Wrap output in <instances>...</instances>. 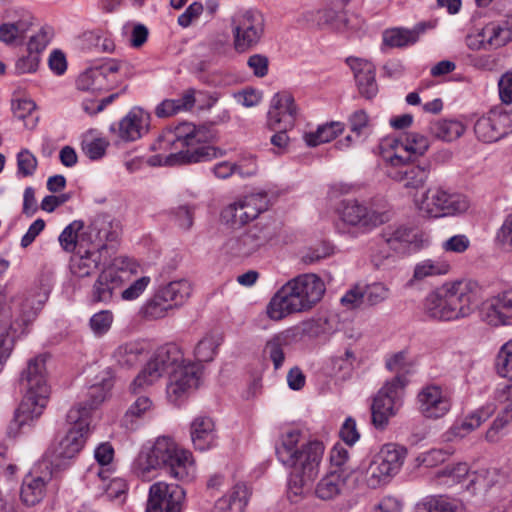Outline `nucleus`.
<instances>
[{
	"label": "nucleus",
	"mask_w": 512,
	"mask_h": 512,
	"mask_svg": "<svg viewBox=\"0 0 512 512\" xmlns=\"http://www.w3.org/2000/svg\"><path fill=\"white\" fill-rule=\"evenodd\" d=\"M496 242L507 251H512V214L508 215L496 234Z\"/></svg>",
	"instance_id": "nucleus-61"
},
{
	"label": "nucleus",
	"mask_w": 512,
	"mask_h": 512,
	"mask_svg": "<svg viewBox=\"0 0 512 512\" xmlns=\"http://www.w3.org/2000/svg\"><path fill=\"white\" fill-rule=\"evenodd\" d=\"M23 399L8 426V434L17 436L26 426L30 427L43 413L50 394L47 383L46 356L30 359L19 378Z\"/></svg>",
	"instance_id": "nucleus-2"
},
{
	"label": "nucleus",
	"mask_w": 512,
	"mask_h": 512,
	"mask_svg": "<svg viewBox=\"0 0 512 512\" xmlns=\"http://www.w3.org/2000/svg\"><path fill=\"white\" fill-rule=\"evenodd\" d=\"M167 298L157 291L142 308L143 316L149 320H157L165 317L170 310H173Z\"/></svg>",
	"instance_id": "nucleus-42"
},
{
	"label": "nucleus",
	"mask_w": 512,
	"mask_h": 512,
	"mask_svg": "<svg viewBox=\"0 0 512 512\" xmlns=\"http://www.w3.org/2000/svg\"><path fill=\"white\" fill-rule=\"evenodd\" d=\"M156 469L165 470L179 481H190L195 473L192 454L180 449L173 439L166 436L158 437L153 446L142 450L134 462V471L142 478Z\"/></svg>",
	"instance_id": "nucleus-3"
},
{
	"label": "nucleus",
	"mask_w": 512,
	"mask_h": 512,
	"mask_svg": "<svg viewBox=\"0 0 512 512\" xmlns=\"http://www.w3.org/2000/svg\"><path fill=\"white\" fill-rule=\"evenodd\" d=\"M431 172V164L424 162L423 164L411 165L406 164L390 168L387 175L394 181L400 182L406 189L418 190L426 184Z\"/></svg>",
	"instance_id": "nucleus-21"
},
{
	"label": "nucleus",
	"mask_w": 512,
	"mask_h": 512,
	"mask_svg": "<svg viewBox=\"0 0 512 512\" xmlns=\"http://www.w3.org/2000/svg\"><path fill=\"white\" fill-rule=\"evenodd\" d=\"M322 19L336 30H343L349 27V20L345 11H336L332 8H327L322 12Z\"/></svg>",
	"instance_id": "nucleus-59"
},
{
	"label": "nucleus",
	"mask_w": 512,
	"mask_h": 512,
	"mask_svg": "<svg viewBox=\"0 0 512 512\" xmlns=\"http://www.w3.org/2000/svg\"><path fill=\"white\" fill-rule=\"evenodd\" d=\"M469 200L461 193L442 187L429 188L422 196L418 208L430 218H440L461 214L469 208Z\"/></svg>",
	"instance_id": "nucleus-8"
},
{
	"label": "nucleus",
	"mask_w": 512,
	"mask_h": 512,
	"mask_svg": "<svg viewBox=\"0 0 512 512\" xmlns=\"http://www.w3.org/2000/svg\"><path fill=\"white\" fill-rule=\"evenodd\" d=\"M37 164L36 157L28 149H23L17 154L18 173L23 177L32 176Z\"/></svg>",
	"instance_id": "nucleus-55"
},
{
	"label": "nucleus",
	"mask_w": 512,
	"mask_h": 512,
	"mask_svg": "<svg viewBox=\"0 0 512 512\" xmlns=\"http://www.w3.org/2000/svg\"><path fill=\"white\" fill-rule=\"evenodd\" d=\"M480 316L491 326L512 325V291H505L482 302Z\"/></svg>",
	"instance_id": "nucleus-19"
},
{
	"label": "nucleus",
	"mask_w": 512,
	"mask_h": 512,
	"mask_svg": "<svg viewBox=\"0 0 512 512\" xmlns=\"http://www.w3.org/2000/svg\"><path fill=\"white\" fill-rule=\"evenodd\" d=\"M478 37L486 38L487 45L494 49L504 47L512 41V36L501 22L487 25L478 33Z\"/></svg>",
	"instance_id": "nucleus-41"
},
{
	"label": "nucleus",
	"mask_w": 512,
	"mask_h": 512,
	"mask_svg": "<svg viewBox=\"0 0 512 512\" xmlns=\"http://www.w3.org/2000/svg\"><path fill=\"white\" fill-rule=\"evenodd\" d=\"M113 315L108 310L100 311L94 314L90 319V327L94 334L101 336L105 334L111 327Z\"/></svg>",
	"instance_id": "nucleus-56"
},
{
	"label": "nucleus",
	"mask_w": 512,
	"mask_h": 512,
	"mask_svg": "<svg viewBox=\"0 0 512 512\" xmlns=\"http://www.w3.org/2000/svg\"><path fill=\"white\" fill-rule=\"evenodd\" d=\"M87 235L95 250L106 244L108 248L104 252L115 253L119 236L118 225L113 224L108 216L97 215L88 226Z\"/></svg>",
	"instance_id": "nucleus-20"
},
{
	"label": "nucleus",
	"mask_w": 512,
	"mask_h": 512,
	"mask_svg": "<svg viewBox=\"0 0 512 512\" xmlns=\"http://www.w3.org/2000/svg\"><path fill=\"white\" fill-rule=\"evenodd\" d=\"M143 347L136 342H129L120 345L113 353L115 361L124 368H131L140 361L143 354Z\"/></svg>",
	"instance_id": "nucleus-37"
},
{
	"label": "nucleus",
	"mask_w": 512,
	"mask_h": 512,
	"mask_svg": "<svg viewBox=\"0 0 512 512\" xmlns=\"http://www.w3.org/2000/svg\"><path fill=\"white\" fill-rule=\"evenodd\" d=\"M213 172L215 176L220 179H226L235 173L239 174L241 177H249L256 174L257 168L253 165L248 169H244L243 165L223 161L214 166Z\"/></svg>",
	"instance_id": "nucleus-48"
},
{
	"label": "nucleus",
	"mask_w": 512,
	"mask_h": 512,
	"mask_svg": "<svg viewBox=\"0 0 512 512\" xmlns=\"http://www.w3.org/2000/svg\"><path fill=\"white\" fill-rule=\"evenodd\" d=\"M468 466L466 463H457L454 465H447L444 468L436 472L437 478L446 477L450 479L452 483L461 482L463 478L468 474Z\"/></svg>",
	"instance_id": "nucleus-57"
},
{
	"label": "nucleus",
	"mask_w": 512,
	"mask_h": 512,
	"mask_svg": "<svg viewBox=\"0 0 512 512\" xmlns=\"http://www.w3.org/2000/svg\"><path fill=\"white\" fill-rule=\"evenodd\" d=\"M333 254V247L327 243L310 248L303 256L302 262L305 264H314Z\"/></svg>",
	"instance_id": "nucleus-60"
},
{
	"label": "nucleus",
	"mask_w": 512,
	"mask_h": 512,
	"mask_svg": "<svg viewBox=\"0 0 512 512\" xmlns=\"http://www.w3.org/2000/svg\"><path fill=\"white\" fill-rule=\"evenodd\" d=\"M41 302H38V306L34 305V299L26 297L20 305L19 320L23 325H28L37 316L38 311L41 309Z\"/></svg>",
	"instance_id": "nucleus-62"
},
{
	"label": "nucleus",
	"mask_w": 512,
	"mask_h": 512,
	"mask_svg": "<svg viewBox=\"0 0 512 512\" xmlns=\"http://www.w3.org/2000/svg\"><path fill=\"white\" fill-rule=\"evenodd\" d=\"M436 24V20H430L416 24L413 29L393 28L386 30L383 34V44L392 48L414 44L421 34L428 29H433Z\"/></svg>",
	"instance_id": "nucleus-24"
},
{
	"label": "nucleus",
	"mask_w": 512,
	"mask_h": 512,
	"mask_svg": "<svg viewBox=\"0 0 512 512\" xmlns=\"http://www.w3.org/2000/svg\"><path fill=\"white\" fill-rule=\"evenodd\" d=\"M339 214L345 224L364 230H371L389 219L387 212L370 209L357 200L342 201Z\"/></svg>",
	"instance_id": "nucleus-16"
},
{
	"label": "nucleus",
	"mask_w": 512,
	"mask_h": 512,
	"mask_svg": "<svg viewBox=\"0 0 512 512\" xmlns=\"http://www.w3.org/2000/svg\"><path fill=\"white\" fill-rule=\"evenodd\" d=\"M405 143V136L392 139L390 142V147L394 150V153L387 157V161L390 163L391 167L406 164L407 162H411L410 155H407L403 152V146Z\"/></svg>",
	"instance_id": "nucleus-58"
},
{
	"label": "nucleus",
	"mask_w": 512,
	"mask_h": 512,
	"mask_svg": "<svg viewBox=\"0 0 512 512\" xmlns=\"http://www.w3.org/2000/svg\"><path fill=\"white\" fill-rule=\"evenodd\" d=\"M185 496L181 485L155 482L149 488L146 512H181Z\"/></svg>",
	"instance_id": "nucleus-15"
},
{
	"label": "nucleus",
	"mask_w": 512,
	"mask_h": 512,
	"mask_svg": "<svg viewBox=\"0 0 512 512\" xmlns=\"http://www.w3.org/2000/svg\"><path fill=\"white\" fill-rule=\"evenodd\" d=\"M184 365L183 354L177 345L166 344L159 347L131 383V392L134 394L140 392L154 384L164 374L170 375V372Z\"/></svg>",
	"instance_id": "nucleus-7"
},
{
	"label": "nucleus",
	"mask_w": 512,
	"mask_h": 512,
	"mask_svg": "<svg viewBox=\"0 0 512 512\" xmlns=\"http://www.w3.org/2000/svg\"><path fill=\"white\" fill-rule=\"evenodd\" d=\"M32 23L30 16L23 17L15 22L0 25V41L11 45L16 39L22 38L30 29Z\"/></svg>",
	"instance_id": "nucleus-38"
},
{
	"label": "nucleus",
	"mask_w": 512,
	"mask_h": 512,
	"mask_svg": "<svg viewBox=\"0 0 512 512\" xmlns=\"http://www.w3.org/2000/svg\"><path fill=\"white\" fill-rule=\"evenodd\" d=\"M405 386L406 380L403 376L397 375L380 389L371 406L372 424L375 428H386L389 419L396 414L401 405Z\"/></svg>",
	"instance_id": "nucleus-9"
},
{
	"label": "nucleus",
	"mask_w": 512,
	"mask_h": 512,
	"mask_svg": "<svg viewBox=\"0 0 512 512\" xmlns=\"http://www.w3.org/2000/svg\"><path fill=\"white\" fill-rule=\"evenodd\" d=\"M364 300L369 306H376L388 299L390 289L382 282H374L363 288Z\"/></svg>",
	"instance_id": "nucleus-50"
},
{
	"label": "nucleus",
	"mask_w": 512,
	"mask_h": 512,
	"mask_svg": "<svg viewBox=\"0 0 512 512\" xmlns=\"http://www.w3.org/2000/svg\"><path fill=\"white\" fill-rule=\"evenodd\" d=\"M346 63L354 73L359 93L366 99H372L378 92L375 66L371 62L357 57H348Z\"/></svg>",
	"instance_id": "nucleus-22"
},
{
	"label": "nucleus",
	"mask_w": 512,
	"mask_h": 512,
	"mask_svg": "<svg viewBox=\"0 0 512 512\" xmlns=\"http://www.w3.org/2000/svg\"><path fill=\"white\" fill-rule=\"evenodd\" d=\"M159 292L167 298L171 307L181 306L191 294V285L185 279L171 281L168 284L158 288Z\"/></svg>",
	"instance_id": "nucleus-32"
},
{
	"label": "nucleus",
	"mask_w": 512,
	"mask_h": 512,
	"mask_svg": "<svg viewBox=\"0 0 512 512\" xmlns=\"http://www.w3.org/2000/svg\"><path fill=\"white\" fill-rule=\"evenodd\" d=\"M27 52L26 56H22L16 61L15 71L17 74L32 73L38 68L40 57L37 54H30V51Z\"/></svg>",
	"instance_id": "nucleus-63"
},
{
	"label": "nucleus",
	"mask_w": 512,
	"mask_h": 512,
	"mask_svg": "<svg viewBox=\"0 0 512 512\" xmlns=\"http://www.w3.org/2000/svg\"><path fill=\"white\" fill-rule=\"evenodd\" d=\"M142 117L140 111H131L119 123V135L123 140L134 141L140 137Z\"/></svg>",
	"instance_id": "nucleus-44"
},
{
	"label": "nucleus",
	"mask_w": 512,
	"mask_h": 512,
	"mask_svg": "<svg viewBox=\"0 0 512 512\" xmlns=\"http://www.w3.org/2000/svg\"><path fill=\"white\" fill-rule=\"evenodd\" d=\"M430 142L428 138L417 132H409L405 135V143L403 146V152L410 157L422 156L429 149ZM413 158H411V161Z\"/></svg>",
	"instance_id": "nucleus-47"
},
{
	"label": "nucleus",
	"mask_w": 512,
	"mask_h": 512,
	"mask_svg": "<svg viewBox=\"0 0 512 512\" xmlns=\"http://www.w3.org/2000/svg\"><path fill=\"white\" fill-rule=\"evenodd\" d=\"M302 433L291 430L282 434L280 443L276 446L278 460L297 473H302L308 479H315L324 454L321 441L313 440L301 443Z\"/></svg>",
	"instance_id": "nucleus-5"
},
{
	"label": "nucleus",
	"mask_w": 512,
	"mask_h": 512,
	"mask_svg": "<svg viewBox=\"0 0 512 512\" xmlns=\"http://www.w3.org/2000/svg\"><path fill=\"white\" fill-rule=\"evenodd\" d=\"M82 409H70L67 422L73 425L59 443L46 452V458L56 468L65 467L83 448L89 433L88 412Z\"/></svg>",
	"instance_id": "nucleus-6"
},
{
	"label": "nucleus",
	"mask_w": 512,
	"mask_h": 512,
	"mask_svg": "<svg viewBox=\"0 0 512 512\" xmlns=\"http://www.w3.org/2000/svg\"><path fill=\"white\" fill-rule=\"evenodd\" d=\"M314 479H308L302 473H297L291 470L290 478L288 481V498L292 502H296V498L302 496L305 492V487L310 485Z\"/></svg>",
	"instance_id": "nucleus-51"
},
{
	"label": "nucleus",
	"mask_w": 512,
	"mask_h": 512,
	"mask_svg": "<svg viewBox=\"0 0 512 512\" xmlns=\"http://www.w3.org/2000/svg\"><path fill=\"white\" fill-rule=\"evenodd\" d=\"M107 248L108 246L103 244L97 250L89 249L84 255L75 256L71 263L72 273L80 278L92 275L98 270L104 250Z\"/></svg>",
	"instance_id": "nucleus-27"
},
{
	"label": "nucleus",
	"mask_w": 512,
	"mask_h": 512,
	"mask_svg": "<svg viewBox=\"0 0 512 512\" xmlns=\"http://www.w3.org/2000/svg\"><path fill=\"white\" fill-rule=\"evenodd\" d=\"M503 403L505 404L503 412L497 416L485 434V439L488 442H497L500 439L501 431L512 421V409H508V402Z\"/></svg>",
	"instance_id": "nucleus-49"
},
{
	"label": "nucleus",
	"mask_w": 512,
	"mask_h": 512,
	"mask_svg": "<svg viewBox=\"0 0 512 512\" xmlns=\"http://www.w3.org/2000/svg\"><path fill=\"white\" fill-rule=\"evenodd\" d=\"M45 486L46 484L42 477H26L20 492L23 503L27 506H34L39 503L44 497Z\"/></svg>",
	"instance_id": "nucleus-34"
},
{
	"label": "nucleus",
	"mask_w": 512,
	"mask_h": 512,
	"mask_svg": "<svg viewBox=\"0 0 512 512\" xmlns=\"http://www.w3.org/2000/svg\"><path fill=\"white\" fill-rule=\"evenodd\" d=\"M482 299V287L474 280L446 282L427 295L424 311L432 319L458 320L470 316Z\"/></svg>",
	"instance_id": "nucleus-1"
},
{
	"label": "nucleus",
	"mask_w": 512,
	"mask_h": 512,
	"mask_svg": "<svg viewBox=\"0 0 512 512\" xmlns=\"http://www.w3.org/2000/svg\"><path fill=\"white\" fill-rule=\"evenodd\" d=\"M381 237L389 249L401 253L412 242L413 235L410 229L398 227L396 229L388 228L381 234Z\"/></svg>",
	"instance_id": "nucleus-35"
},
{
	"label": "nucleus",
	"mask_w": 512,
	"mask_h": 512,
	"mask_svg": "<svg viewBox=\"0 0 512 512\" xmlns=\"http://www.w3.org/2000/svg\"><path fill=\"white\" fill-rule=\"evenodd\" d=\"M112 378V372L108 369L106 371V376H104L99 383L93 384L89 388L87 394L88 400L73 409H82V407H86L89 416L90 412L97 408L106 399L108 392L113 386Z\"/></svg>",
	"instance_id": "nucleus-31"
},
{
	"label": "nucleus",
	"mask_w": 512,
	"mask_h": 512,
	"mask_svg": "<svg viewBox=\"0 0 512 512\" xmlns=\"http://www.w3.org/2000/svg\"><path fill=\"white\" fill-rule=\"evenodd\" d=\"M276 235L275 224L257 223L241 235L229 238L225 243V249L232 256L249 257L267 245Z\"/></svg>",
	"instance_id": "nucleus-10"
},
{
	"label": "nucleus",
	"mask_w": 512,
	"mask_h": 512,
	"mask_svg": "<svg viewBox=\"0 0 512 512\" xmlns=\"http://www.w3.org/2000/svg\"><path fill=\"white\" fill-rule=\"evenodd\" d=\"M494 412V407L488 406L486 408L478 409L463 419L456 421L450 429L445 433L447 441H453L456 438H464L466 435L476 430L482 423L487 421Z\"/></svg>",
	"instance_id": "nucleus-25"
},
{
	"label": "nucleus",
	"mask_w": 512,
	"mask_h": 512,
	"mask_svg": "<svg viewBox=\"0 0 512 512\" xmlns=\"http://www.w3.org/2000/svg\"><path fill=\"white\" fill-rule=\"evenodd\" d=\"M295 278L303 292L307 305L312 309L325 293L326 288L323 280L314 273L302 274Z\"/></svg>",
	"instance_id": "nucleus-29"
},
{
	"label": "nucleus",
	"mask_w": 512,
	"mask_h": 512,
	"mask_svg": "<svg viewBox=\"0 0 512 512\" xmlns=\"http://www.w3.org/2000/svg\"><path fill=\"white\" fill-rule=\"evenodd\" d=\"M405 456L406 449L404 447L390 443L384 445L374 459L386 473L394 475L402 466Z\"/></svg>",
	"instance_id": "nucleus-28"
},
{
	"label": "nucleus",
	"mask_w": 512,
	"mask_h": 512,
	"mask_svg": "<svg viewBox=\"0 0 512 512\" xmlns=\"http://www.w3.org/2000/svg\"><path fill=\"white\" fill-rule=\"evenodd\" d=\"M149 283L150 278L147 276L135 280L129 287L122 291V298L128 301L138 298L145 291Z\"/></svg>",
	"instance_id": "nucleus-64"
},
{
	"label": "nucleus",
	"mask_w": 512,
	"mask_h": 512,
	"mask_svg": "<svg viewBox=\"0 0 512 512\" xmlns=\"http://www.w3.org/2000/svg\"><path fill=\"white\" fill-rule=\"evenodd\" d=\"M425 506L427 512H464L459 502L443 496L431 498Z\"/></svg>",
	"instance_id": "nucleus-52"
},
{
	"label": "nucleus",
	"mask_w": 512,
	"mask_h": 512,
	"mask_svg": "<svg viewBox=\"0 0 512 512\" xmlns=\"http://www.w3.org/2000/svg\"><path fill=\"white\" fill-rule=\"evenodd\" d=\"M494 366L500 377L512 380V340L501 346L496 355Z\"/></svg>",
	"instance_id": "nucleus-46"
},
{
	"label": "nucleus",
	"mask_w": 512,
	"mask_h": 512,
	"mask_svg": "<svg viewBox=\"0 0 512 512\" xmlns=\"http://www.w3.org/2000/svg\"><path fill=\"white\" fill-rule=\"evenodd\" d=\"M429 131L435 138L450 142L465 132V126L457 120L442 119L432 122Z\"/></svg>",
	"instance_id": "nucleus-33"
},
{
	"label": "nucleus",
	"mask_w": 512,
	"mask_h": 512,
	"mask_svg": "<svg viewBox=\"0 0 512 512\" xmlns=\"http://www.w3.org/2000/svg\"><path fill=\"white\" fill-rule=\"evenodd\" d=\"M450 265L439 259H425L416 264L410 282L421 281L427 277L444 275L448 273Z\"/></svg>",
	"instance_id": "nucleus-36"
},
{
	"label": "nucleus",
	"mask_w": 512,
	"mask_h": 512,
	"mask_svg": "<svg viewBox=\"0 0 512 512\" xmlns=\"http://www.w3.org/2000/svg\"><path fill=\"white\" fill-rule=\"evenodd\" d=\"M287 344V336L283 333L274 335L266 342L263 352L271 359L276 370L282 366L285 360L283 347Z\"/></svg>",
	"instance_id": "nucleus-43"
},
{
	"label": "nucleus",
	"mask_w": 512,
	"mask_h": 512,
	"mask_svg": "<svg viewBox=\"0 0 512 512\" xmlns=\"http://www.w3.org/2000/svg\"><path fill=\"white\" fill-rule=\"evenodd\" d=\"M476 137L485 143L496 142L512 132V108H493L474 124Z\"/></svg>",
	"instance_id": "nucleus-14"
},
{
	"label": "nucleus",
	"mask_w": 512,
	"mask_h": 512,
	"mask_svg": "<svg viewBox=\"0 0 512 512\" xmlns=\"http://www.w3.org/2000/svg\"><path fill=\"white\" fill-rule=\"evenodd\" d=\"M199 367L196 364H185L183 367L170 372L167 385V395L171 402L177 404L192 390L198 387Z\"/></svg>",
	"instance_id": "nucleus-18"
},
{
	"label": "nucleus",
	"mask_w": 512,
	"mask_h": 512,
	"mask_svg": "<svg viewBox=\"0 0 512 512\" xmlns=\"http://www.w3.org/2000/svg\"><path fill=\"white\" fill-rule=\"evenodd\" d=\"M297 283L296 278H293L271 298L266 308L270 319L278 321L290 314L310 310Z\"/></svg>",
	"instance_id": "nucleus-11"
},
{
	"label": "nucleus",
	"mask_w": 512,
	"mask_h": 512,
	"mask_svg": "<svg viewBox=\"0 0 512 512\" xmlns=\"http://www.w3.org/2000/svg\"><path fill=\"white\" fill-rule=\"evenodd\" d=\"M390 476L382 469L377 460L373 459L366 470V483L370 488H377L385 484Z\"/></svg>",
	"instance_id": "nucleus-54"
},
{
	"label": "nucleus",
	"mask_w": 512,
	"mask_h": 512,
	"mask_svg": "<svg viewBox=\"0 0 512 512\" xmlns=\"http://www.w3.org/2000/svg\"><path fill=\"white\" fill-rule=\"evenodd\" d=\"M174 136L173 142L180 145L181 150L166 158L168 165L205 162L224 155L222 149L208 145L217 137L212 124L196 127L192 123H180L175 127Z\"/></svg>",
	"instance_id": "nucleus-4"
},
{
	"label": "nucleus",
	"mask_w": 512,
	"mask_h": 512,
	"mask_svg": "<svg viewBox=\"0 0 512 512\" xmlns=\"http://www.w3.org/2000/svg\"><path fill=\"white\" fill-rule=\"evenodd\" d=\"M420 411L426 418L443 417L450 410V401L438 386H427L418 394Z\"/></svg>",
	"instance_id": "nucleus-23"
},
{
	"label": "nucleus",
	"mask_w": 512,
	"mask_h": 512,
	"mask_svg": "<svg viewBox=\"0 0 512 512\" xmlns=\"http://www.w3.org/2000/svg\"><path fill=\"white\" fill-rule=\"evenodd\" d=\"M222 338L220 335L208 334L201 339L196 348L195 356L199 362H210L213 360L217 348L221 344Z\"/></svg>",
	"instance_id": "nucleus-45"
},
{
	"label": "nucleus",
	"mask_w": 512,
	"mask_h": 512,
	"mask_svg": "<svg viewBox=\"0 0 512 512\" xmlns=\"http://www.w3.org/2000/svg\"><path fill=\"white\" fill-rule=\"evenodd\" d=\"M84 227L82 221H74L64 228L59 236L60 245L67 252L75 249L77 243V233Z\"/></svg>",
	"instance_id": "nucleus-53"
},
{
	"label": "nucleus",
	"mask_w": 512,
	"mask_h": 512,
	"mask_svg": "<svg viewBox=\"0 0 512 512\" xmlns=\"http://www.w3.org/2000/svg\"><path fill=\"white\" fill-rule=\"evenodd\" d=\"M343 129L344 126L340 122L327 123L319 126L315 132L306 134L305 141L308 146L315 147L333 140Z\"/></svg>",
	"instance_id": "nucleus-40"
},
{
	"label": "nucleus",
	"mask_w": 512,
	"mask_h": 512,
	"mask_svg": "<svg viewBox=\"0 0 512 512\" xmlns=\"http://www.w3.org/2000/svg\"><path fill=\"white\" fill-rule=\"evenodd\" d=\"M268 203L266 193H253L227 206L222 211L221 217L232 227H241L266 211Z\"/></svg>",
	"instance_id": "nucleus-13"
},
{
	"label": "nucleus",
	"mask_w": 512,
	"mask_h": 512,
	"mask_svg": "<svg viewBox=\"0 0 512 512\" xmlns=\"http://www.w3.org/2000/svg\"><path fill=\"white\" fill-rule=\"evenodd\" d=\"M297 107L294 97L288 91L276 93L267 114V125L270 129L292 128L295 124Z\"/></svg>",
	"instance_id": "nucleus-17"
},
{
	"label": "nucleus",
	"mask_w": 512,
	"mask_h": 512,
	"mask_svg": "<svg viewBox=\"0 0 512 512\" xmlns=\"http://www.w3.org/2000/svg\"><path fill=\"white\" fill-rule=\"evenodd\" d=\"M121 282L118 272L113 269L103 270L93 285L91 301L93 303H109Z\"/></svg>",
	"instance_id": "nucleus-26"
},
{
	"label": "nucleus",
	"mask_w": 512,
	"mask_h": 512,
	"mask_svg": "<svg viewBox=\"0 0 512 512\" xmlns=\"http://www.w3.org/2000/svg\"><path fill=\"white\" fill-rule=\"evenodd\" d=\"M191 439L196 449H208L214 440V423L209 417H197L191 424Z\"/></svg>",
	"instance_id": "nucleus-30"
},
{
	"label": "nucleus",
	"mask_w": 512,
	"mask_h": 512,
	"mask_svg": "<svg viewBox=\"0 0 512 512\" xmlns=\"http://www.w3.org/2000/svg\"><path fill=\"white\" fill-rule=\"evenodd\" d=\"M343 480L337 470L323 477L316 487V495L322 500H331L340 494Z\"/></svg>",
	"instance_id": "nucleus-39"
},
{
	"label": "nucleus",
	"mask_w": 512,
	"mask_h": 512,
	"mask_svg": "<svg viewBox=\"0 0 512 512\" xmlns=\"http://www.w3.org/2000/svg\"><path fill=\"white\" fill-rule=\"evenodd\" d=\"M264 32V17L256 10H246L233 18L234 46L245 52L255 46Z\"/></svg>",
	"instance_id": "nucleus-12"
}]
</instances>
